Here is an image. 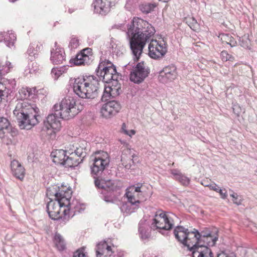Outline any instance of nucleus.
I'll return each mask as SVG.
<instances>
[{"instance_id":"1","label":"nucleus","mask_w":257,"mask_h":257,"mask_svg":"<svg viewBox=\"0 0 257 257\" xmlns=\"http://www.w3.org/2000/svg\"><path fill=\"white\" fill-rule=\"evenodd\" d=\"M72 191L70 186L62 185L56 188H49L47 195L54 197V200L48 202L47 206V212L49 217L54 220L63 218L69 220L76 214L77 206L73 208L70 200L71 198Z\"/></svg>"},{"instance_id":"2","label":"nucleus","mask_w":257,"mask_h":257,"mask_svg":"<svg viewBox=\"0 0 257 257\" xmlns=\"http://www.w3.org/2000/svg\"><path fill=\"white\" fill-rule=\"evenodd\" d=\"M155 33V30L151 24L138 17H134L128 25L126 34L130 38V48L136 61L139 60L146 43Z\"/></svg>"},{"instance_id":"3","label":"nucleus","mask_w":257,"mask_h":257,"mask_svg":"<svg viewBox=\"0 0 257 257\" xmlns=\"http://www.w3.org/2000/svg\"><path fill=\"white\" fill-rule=\"evenodd\" d=\"M39 108L35 104L23 100L17 103L14 114L20 120L21 128L30 130L39 123Z\"/></svg>"},{"instance_id":"4","label":"nucleus","mask_w":257,"mask_h":257,"mask_svg":"<svg viewBox=\"0 0 257 257\" xmlns=\"http://www.w3.org/2000/svg\"><path fill=\"white\" fill-rule=\"evenodd\" d=\"M99 82L96 77L85 76L75 79L74 92L82 98L94 99L98 95Z\"/></svg>"},{"instance_id":"5","label":"nucleus","mask_w":257,"mask_h":257,"mask_svg":"<svg viewBox=\"0 0 257 257\" xmlns=\"http://www.w3.org/2000/svg\"><path fill=\"white\" fill-rule=\"evenodd\" d=\"M83 109V105L72 97H66L55 104L53 109L61 118L69 120L74 117Z\"/></svg>"},{"instance_id":"6","label":"nucleus","mask_w":257,"mask_h":257,"mask_svg":"<svg viewBox=\"0 0 257 257\" xmlns=\"http://www.w3.org/2000/svg\"><path fill=\"white\" fill-rule=\"evenodd\" d=\"M146 186L143 184H138L128 187L125 191L127 201L132 205L134 206V210L138 209L140 203V200L143 199L145 195Z\"/></svg>"},{"instance_id":"7","label":"nucleus","mask_w":257,"mask_h":257,"mask_svg":"<svg viewBox=\"0 0 257 257\" xmlns=\"http://www.w3.org/2000/svg\"><path fill=\"white\" fill-rule=\"evenodd\" d=\"M97 75L105 83L116 79L118 77L115 67L107 60H101L97 68Z\"/></svg>"},{"instance_id":"8","label":"nucleus","mask_w":257,"mask_h":257,"mask_svg":"<svg viewBox=\"0 0 257 257\" xmlns=\"http://www.w3.org/2000/svg\"><path fill=\"white\" fill-rule=\"evenodd\" d=\"M93 161L91 172L94 175H98L101 173L109 164V155L107 153L104 151L95 152Z\"/></svg>"},{"instance_id":"9","label":"nucleus","mask_w":257,"mask_h":257,"mask_svg":"<svg viewBox=\"0 0 257 257\" xmlns=\"http://www.w3.org/2000/svg\"><path fill=\"white\" fill-rule=\"evenodd\" d=\"M44 126L47 134L50 138L55 137L56 134L61 128V123L58 116L51 114L47 116L44 121Z\"/></svg>"},{"instance_id":"10","label":"nucleus","mask_w":257,"mask_h":257,"mask_svg":"<svg viewBox=\"0 0 257 257\" xmlns=\"http://www.w3.org/2000/svg\"><path fill=\"white\" fill-rule=\"evenodd\" d=\"M121 109V105L119 102L111 100L102 106L100 113L103 117L110 118L118 113Z\"/></svg>"},{"instance_id":"11","label":"nucleus","mask_w":257,"mask_h":257,"mask_svg":"<svg viewBox=\"0 0 257 257\" xmlns=\"http://www.w3.org/2000/svg\"><path fill=\"white\" fill-rule=\"evenodd\" d=\"M149 73V69L144 63H139L133 71L130 74V80L136 83L142 82L148 76Z\"/></svg>"},{"instance_id":"12","label":"nucleus","mask_w":257,"mask_h":257,"mask_svg":"<svg viewBox=\"0 0 257 257\" xmlns=\"http://www.w3.org/2000/svg\"><path fill=\"white\" fill-rule=\"evenodd\" d=\"M118 2V0H94V10L97 13L105 15L115 7Z\"/></svg>"},{"instance_id":"13","label":"nucleus","mask_w":257,"mask_h":257,"mask_svg":"<svg viewBox=\"0 0 257 257\" xmlns=\"http://www.w3.org/2000/svg\"><path fill=\"white\" fill-rule=\"evenodd\" d=\"M107 83V85L105 86L103 97L107 99V98L115 97L120 94L121 91V84L119 83L117 79Z\"/></svg>"},{"instance_id":"14","label":"nucleus","mask_w":257,"mask_h":257,"mask_svg":"<svg viewBox=\"0 0 257 257\" xmlns=\"http://www.w3.org/2000/svg\"><path fill=\"white\" fill-rule=\"evenodd\" d=\"M200 237V234L197 230L193 229L192 231H188L183 244L192 251L195 247H199Z\"/></svg>"},{"instance_id":"15","label":"nucleus","mask_w":257,"mask_h":257,"mask_svg":"<svg viewBox=\"0 0 257 257\" xmlns=\"http://www.w3.org/2000/svg\"><path fill=\"white\" fill-rule=\"evenodd\" d=\"M92 50L91 48L84 49L80 53H78L74 59V63L75 65H82L89 64L92 57Z\"/></svg>"},{"instance_id":"16","label":"nucleus","mask_w":257,"mask_h":257,"mask_svg":"<svg viewBox=\"0 0 257 257\" xmlns=\"http://www.w3.org/2000/svg\"><path fill=\"white\" fill-rule=\"evenodd\" d=\"M50 61L54 65H61L66 61V55L63 48L55 44L51 51Z\"/></svg>"},{"instance_id":"17","label":"nucleus","mask_w":257,"mask_h":257,"mask_svg":"<svg viewBox=\"0 0 257 257\" xmlns=\"http://www.w3.org/2000/svg\"><path fill=\"white\" fill-rule=\"evenodd\" d=\"M95 184L97 187L103 189L107 191H116L118 189L115 182L111 180H105L98 178L95 180Z\"/></svg>"},{"instance_id":"18","label":"nucleus","mask_w":257,"mask_h":257,"mask_svg":"<svg viewBox=\"0 0 257 257\" xmlns=\"http://www.w3.org/2000/svg\"><path fill=\"white\" fill-rule=\"evenodd\" d=\"M218 239V234L216 232H211L207 234H200L199 240V246L206 245L212 246L215 245Z\"/></svg>"},{"instance_id":"19","label":"nucleus","mask_w":257,"mask_h":257,"mask_svg":"<svg viewBox=\"0 0 257 257\" xmlns=\"http://www.w3.org/2000/svg\"><path fill=\"white\" fill-rule=\"evenodd\" d=\"M113 252L112 246L109 245L106 241H101L97 244L96 247L97 257L110 256Z\"/></svg>"},{"instance_id":"20","label":"nucleus","mask_w":257,"mask_h":257,"mask_svg":"<svg viewBox=\"0 0 257 257\" xmlns=\"http://www.w3.org/2000/svg\"><path fill=\"white\" fill-rule=\"evenodd\" d=\"M11 172L14 176L22 181L25 175V169L17 160H14L11 163Z\"/></svg>"},{"instance_id":"21","label":"nucleus","mask_w":257,"mask_h":257,"mask_svg":"<svg viewBox=\"0 0 257 257\" xmlns=\"http://www.w3.org/2000/svg\"><path fill=\"white\" fill-rule=\"evenodd\" d=\"M162 218L163 220L164 224V225L162 226V229L169 230L173 227L177 216L171 212H162Z\"/></svg>"},{"instance_id":"22","label":"nucleus","mask_w":257,"mask_h":257,"mask_svg":"<svg viewBox=\"0 0 257 257\" xmlns=\"http://www.w3.org/2000/svg\"><path fill=\"white\" fill-rule=\"evenodd\" d=\"M134 154H133L131 150L128 148L124 149L121 154V162L124 167L130 169L134 164L133 158Z\"/></svg>"},{"instance_id":"23","label":"nucleus","mask_w":257,"mask_h":257,"mask_svg":"<svg viewBox=\"0 0 257 257\" xmlns=\"http://www.w3.org/2000/svg\"><path fill=\"white\" fill-rule=\"evenodd\" d=\"M192 257H214L211 249L206 245H201L192 251Z\"/></svg>"},{"instance_id":"24","label":"nucleus","mask_w":257,"mask_h":257,"mask_svg":"<svg viewBox=\"0 0 257 257\" xmlns=\"http://www.w3.org/2000/svg\"><path fill=\"white\" fill-rule=\"evenodd\" d=\"M67 155V150L63 149L55 150L51 152V156L53 161L58 164L65 165Z\"/></svg>"},{"instance_id":"25","label":"nucleus","mask_w":257,"mask_h":257,"mask_svg":"<svg viewBox=\"0 0 257 257\" xmlns=\"http://www.w3.org/2000/svg\"><path fill=\"white\" fill-rule=\"evenodd\" d=\"M161 45L157 40H152L149 46V56L155 59H159L161 56Z\"/></svg>"},{"instance_id":"26","label":"nucleus","mask_w":257,"mask_h":257,"mask_svg":"<svg viewBox=\"0 0 257 257\" xmlns=\"http://www.w3.org/2000/svg\"><path fill=\"white\" fill-rule=\"evenodd\" d=\"M81 161L80 158L72 152L70 149L67 150V155L65 165L69 167L77 166Z\"/></svg>"},{"instance_id":"27","label":"nucleus","mask_w":257,"mask_h":257,"mask_svg":"<svg viewBox=\"0 0 257 257\" xmlns=\"http://www.w3.org/2000/svg\"><path fill=\"white\" fill-rule=\"evenodd\" d=\"M171 174L173 175V178L179 182L182 185L188 186L190 182V179L185 174L182 173L178 169L171 170Z\"/></svg>"},{"instance_id":"28","label":"nucleus","mask_w":257,"mask_h":257,"mask_svg":"<svg viewBox=\"0 0 257 257\" xmlns=\"http://www.w3.org/2000/svg\"><path fill=\"white\" fill-rule=\"evenodd\" d=\"M162 72L164 73L163 78H165L170 81L175 80L178 76L177 67L173 64L164 67L162 70Z\"/></svg>"},{"instance_id":"29","label":"nucleus","mask_w":257,"mask_h":257,"mask_svg":"<svg viewBox=\"0 0 257 257\" xmlns=\"http://www.w3.org/2000/svg\"><path fill=\"white\" fill-rule=\"evenodd\" d=\"M36 92L35 88L22 87L19 91L18 97L21 100H27L31 97L33 98Z\"/></svg>"},{"instance_id":"30","label":"nucleus","mask_w":257,"mask_h":257,"mask_svg":"<svg viewBox=\"0 0 257 257\" xmlns=\"http://www.w3.org/2000/svg\"><path fill=\"white\" fill-rule=\"evenodd\" d=\"M43 44L39 42L32 43L27 50V53L29 56L35 58L43 49Z\"/></svg>"},{"instance_id":"31","label":"nucleus","mask_w":257,"mask_h":257,"mask_svg":"<svg viewBox=\"0 0 257 257\" xmlns=\"http://www.w3.org/2000/svg\"><path fill=\"white\" fill-rule=\"evenodd\" d=\"M189 230L182 226H178L174 230L175 238L183 244Z\"/></svg>"},{"instance_id":"32","label":"nucleus","mask_w":257,"mask_h":257,"mask_svg":"<svg viewBox=\"0 0 257 257\" xmlns=\"http://www.w3.org/2000/svg\"><path fill=\"white\" fill-rule=\"evenodd\" d=\"M10 123L9 120L4 117H0V138H3L10 130Z\"/></svg>"},{"instance_id":"33","label":"nucleus","mask_w":257,"mask_h":257,"mask_svg":"<svg viewBox=\"0 0 257 257\" xmlns=\"http://www.w3.org/2000/svg\"><path fill=\"white\" fill-rule=\"evenodd\" d=\"M219 37L223 43L229 45L231 47H234L236 45V41L235 39L228 34H221Z\"/></svg>"},{"instance_id":"34","label":"nucleus","mask_w":257,"mask_h":257,"mask_svg":"<svg viewBox=\"0 0 257 257\" xmlns=\"http://www.w3.org/2000/svg\"><path fill=\"white\" fill-rule=\"evenodd\" d=\"M68 68L65 66L60 67H54L51 70V75L55 79H57L61 75L66 73Z\"/></svg>"},{"instance_id":"35","label":"nucleus","mask_w":257,"mask_h":257,"mask_svg":"<svg viewBox=\"0 0 257 257\" xmlns=\"http://www.w3.org/2000/svg\"><path fill=\"white\" fill-rule=\"evenodd\" d=\"M161 214H156L152 220L151 228L153 230L161 232Z\"/></svg>"},{"instance_id":"36","label":"nucleus","mask_w":257,"mask_h":257,"mask_svg":"<svg viewBox=\"0 0 257 257\" xmlns=\"http://www.w3.org/2000/svg\"><path fill=\"white\" fill-rule=\"evenodd\" d=\"M54 242L56 246L59 250H63L65 248V241L59 234H55Z\"/></svg>"},{"instance_id":"37","label":"nucleus","mask_w":257,"mask_h":257,"mask_svg":"<svg viewBox=\"0 0 257 257\" xmlns=\"http://www.w3.org/2000/svg\"><path fill=\"white\" fill-rule=\"evenodd\" d=\"M4 40L8 43V46L11 47L14 45L16 40V36L15 34L12 31H8L4 33Z\"/></svg>"},{"instance_id":"38","label":"nucleus","mask_w":257,"mask_h":257,"mask_svg":"<svg viewBox=\"0 0 257 257\" xmlns=\"http://www.w3.org/2000/svg\"><path fill=\"white\" fill-rule=\"evenodd\" d=\"M156 6L151 3H144L140 5V9L144 13L148 14L153 11Z\"/></svg>"},{"instance_id":"39","label":"nucleus","mask_w":257,"mask_h":257,"mask_svg":"<svg viewBox=\"0 0 257 257\" xmlns=\"http://www.w3.org/2000/svg\"><path fill=\"white\" fill-rule=\"evenodd\" d=\"M73 152L76 153L78 157L80 158V160L82 161L83 158H84L86 155V149L84 144H82V146L76 147V150H75Z\"/></svg>"},{"instance_id":"40","label":"nucleus","mask_w":257,"mask_h":257,"mask_svg":"<svg viewBox=\"0 0 257 257\" xmlns=\"http://www.w3.org/2000/svg\"><path fill=\"white\" fill-rule=\"evenodd\" d=\"M220 58L223 62H233L234 61V57L232 55L229 54L227 51L223 50L220 53Z\"/></svg>"},{"instance_id":"41","label":"nucleus","mask_w":257,"mask_h":257,"mask_svg":"<svg viewBox=\"0 0 257 257\" xmlns=\"http://www.w3.org/2000/svg\"><path fill=\"white\" fill-rule=\"evenodd\" d=\"M232 194H230V196L232 198L233 202L237 205H240L243 200L242 197L232 191Z\"/></svg>"},{"instance_id":"42","label":"nucleus","mask_w":257,"mask_h":257,"mask_svg":"<svg viewBox=\"0 0 257 257\" xmlns=\"http://www.w3.org/2000/svg\"><path fill=\"white\" fill-rule=\"evenodd\" d=\"M186 23L188 24L190 28L193 30H196L198 26L196 20L194 18H190L188 19Z\"/></svg>"},{"instance_id":"43","label":"nucleus","mask_w":257,"mask_h":257,"mask_svg":"<svg viewBox=\"0 0 257 257\" xmlns=\"http://www.w3.org/2000/svg\"><path fill=\"white\" fill-rule=\"evenodd\" d=\"M127 127L125 123H123L121 125V132L124 134L132 137L136 134V131L134 130H127Z\"/></svg>"},{"instance_id":"44","label":"nucleus","mask_w":257,"mask_h":257,"mask_svg":"<svg viewBox=\"0 0 257 257\" xmlns=\"http://www.w3.org/2000/svg\"><path fill=\"white\" fill-rule=\"evenodd\" d=\"M73 257H87V256L84 252V248H81L74 252Z\"/></svg>"},{"instance_id":"45","label":"nucleus","mask_w":257,"mask_h":257,"mask_svg":"<svg viewBox=\"0 0 257 257\" xmlns=\"http://www.w3.org/2000/svg\"><path fill=\"white\" fill-rule=\"evenodd\" d=\"M162 41L164 42V44L163 46L162 45V57L166 54L168 50V45L166 41L164 38H163Z\"/></svg>"},{"instance_id":"46","label":"nucleus","mask_w":257,"mask_h":257,"mask_svg":"<svg viewBox=\"0 0 257 257\" xmlns=\"http://www.w3.org/2000/svg\"><path fill=\"white\" fill-rule=\"evenodd\" d=\"M79 41L76 38H72L70 42V45L72 48H77L79 46Z\"/></svg>"},{"instance_id":"47","label":"nucleus","mask_w":257,"mask_h":257,"mask_svg":"<svg viewBox=\"0 0 257 257\" xmlns=\"http://www.w3.org/2000/svg\"><path fill=\"white\" fill-rule=\"evenodd\" d=\"M204 185L205 186L208 187L210 190H213L216 192H217L218 191L219 189V187L215 183H213V184H209V185L204 184Z\"/></svg>"},{"instance_id":"48","label":"nucleus","mask_w":257,"mask_h":257,"mask_svg":"<svg viewBox=\"0 0 257 257\" xmlns=\"http://www.w3.org/2000/svg\"><path fill=\"white\" fill-rule=\"evenodd\" d=\"M217 192L219 193V195L221 198L225 199L227 198V193L226 189H221L219 188Z\"/></svg>"},{"instance_id":"49","label":"nucleus","mask_w":257,"mask_h":257,"mask_svg":"<svg viewBox=\"0 0 257 257\" xmlns=\"http://www.w3.org/2000/svg\"><path fill=\"white\" fill-rule=\"evenodd\" d=\"M249 41L247 37H245L242 39V40L241 42V45L245 48H248L249 46Z\"/></svg>"},{"instance_id":"50","label":"nucleus","mask_w":257,"mask_h":257,"mask_svg":"<svg viewBox=\"0 0 257 257\" xmlns=\"http://www.w3.org/2000/svg\"><path fill=\"white\" fill-rule=\"evenodd\" d=\"M217 257H236L234 254H230L229 255H226L224 253H220L219 254Z\"/></svg>"},{"instance_id":"51","label":"nucleus","mask_w":257,"mask_h":257,"mask_svg":"<svg viewBox=\"0 0 257 257\" xmlns=\"http://www.w3.org/2000/svg\"><path fill=\"white\" fill-rule=\"evenodd\" d=\"M11 1L12 2H14L16 1L17 0H11Z\"/></svg>"}]
</instances>
